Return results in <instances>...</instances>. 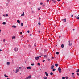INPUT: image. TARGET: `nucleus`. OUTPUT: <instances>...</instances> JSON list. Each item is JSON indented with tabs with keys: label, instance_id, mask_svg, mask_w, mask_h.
<instances>
[{
	"label": "nucleus",
	"instance_id": "obj_43",
	"mask_svg": "<svg viewBox=\"0 0 79 79\" xmlns=\"http://www.w3.org/2000/svg\"><path fill=\"white\" fill-rule=\"evenodd\" d=\"M4 76L5 77H6V74H5L4 75Z\"/></svg>",
	"mask_w": 79,
	"mask_h": 79
},
{
	"label": "nucleus",
	"instance_id": "obj_28",
	"mask_svg": "<svg viewBox=\"0 0 79 79\" xmlns=\"http://www.w3.org/2000/svg\"><path fill=\"white\" fill-rule=\"evenodd\" d=\"M34 46L35 47H36V43H35V44H34Z\"/></svg>",
	"mask_w": 79,
	"mask_h": 79
},
{
	"label": "nucleus",
	"instance_id": "obj_25",
	"mask_svg": "<svg viewBox=\"0 0 79 79\" xmlns=\"http://www.w3.org/2000/svg\"><path fill=\"white\" fill-rule=\"evenodd\" d=\"M16 72H19V69H17L16 70Z\"/></svg>",
	"mask_w": 79,
	"mask_h": 79
},
{
	"label": "nucleus",
	"instance_id": "obj_9",
	"mask_svg": "<svg viewBox=\"0 0 79 79\" xmlns=\"http://www.w3.org/2000/svg\"><path fill=\"white\" fill-rule=\"evenodd\" d=\"M27 69H31V67H27Z\"/></svg>",
	"mask_w": 79,
	"mask_h": 79
},
{
	"label": "nucleus",
	"instance_id": "obj_46",
	"mask_svg": "<svg viewBox=\"0 0 79 79\" xmlns=\"http://www.w3.org/2000/svg\"><path fill=\"white\" fill-rule=\"evenodd\" d=\"M23 34V33H22V32H20V34Z\"/></svg>",
	"mask_w": 79,
	"mask_h": 79
},
{
	"label": "nucleus",
	"instance_id": "obj_51",
	"mask_svg": "<svg viewBox=\"0 0 79 79\" xmlns=\"http://www.w3.org/2000/svg\"><path fill=\"white\" fill-rule=\"evenodd\" d=\"M27 42H29V40H27Z\"/></svg>",
	"mask_w": 79,
	"mask_h": 79
},
{
	"label": "nucleus",
	"instance_id": "obj_24",
	"mask_svg": "<svg viewBox=\"0 0 79 79\" xmlns=\"http://www.w3.org/2000/svg\"><path fill=\"white\" fill-rule=\"evenodd\" d=\"M31 66H34V63L31 64Z\"/></svg>",
	"mask_w": 79,
	"mask_h": 79
},
{
	"label": "nucleus",
	"instance_id": "obj_49",
	"mask_svg": "<svg viewBox=\"0 0 79 79\" xmlns=\"http://www.w3.org/2000/svg\"><path fill=\"white\" fill-rule=\"evenodd\" d=\"M1 19H2V18L0 17V20H1Z\"/></svg>",
	"mask_w": 79,
	"mask_h": 79
},
{
	"label": "nucleus",
	"instance_id": "obj_21",
	"mask_svg": "<svg viewBox=\"0 0 79 79\" xmlns=\"http://www.w3.org/2000/svg\"><path fill=\"white\" fill-rule=\"evenodd\" d=\"M15 36H13L12 37V39H15Z\"/></svg>",
	"mask_w": 79,
	"mask_h": 79
},
{
	"label": "nucleus",
	"instance_id": "obj_2",
	"mask_svg": "<svg viewBox=\"0 0 79 79\" xmlns=\"http://www.w3.org/2000/svg\"><path fill=\"white\" fill-rule=\"evenodd\" d=\"M14 50L15 51V52H17L18 50V48H14Z\"/></svg>",
	"mask_w": 79,
	"mask_h": 79
},
{
	"label": "nucleus",
	"instance_id": "obj_50",
	"mask_svg": "<svg viewBox=\"0 0 79 79\" xmlns=\"http://www.w3.org/2000/svg\"><path fill=\"white\" fill-rule=\"evenodd\" d=\"M44 61H45V60H43V62H44Z\"/></svg>",
	"mask_w": 79,
	"mask_h": 79
},
{
	"label": "nucleus",
	"instance_id": "obj_54",
	"mask_svg": "<svg viewBox=\"0 0 79 79\" xmlns=\"http://www.w3.org/2000/svg\"><path fill=\"white\" fill-rule=\"evenodd\" d=\"M21 68V67H20L19 68V69H20V70H21V69H20Z\"/></svg>",
	"mask_w": 79,
	"mask_h": 79
},
{
	"label": "nucleus",
	"instance_id": "obj_13",
	"mask_svg": "<svg viewBox=\"0 0 79 79\" xmlns=\"http://www.w3.org/2000/svg\"><path fill=\"white\" fill-rule=\"evenodd\" d=\"M51 0L53 2V3H55V2H56V1L55 0Z\"/></svg>",
	"mask_w": 79,
	"mask_h": 79
},
{
	"label": "nucleus",
	"instance_id": "obj_41",
	"mask_svg": "<svg viewBox=\"0 0 79 79\" xmlns=\"http://www.w3.org/2000/svg\"><path fill=\"white\" fill-rule=\"evenodd\" d=\"M31 12H32V13H34V11L32 10V11H31Z\"/></svg>",
	"mask_w": 79,
	"mask_h": 79
},
{
	"label": "nucleus",
	"instance_id": "obj_59",
	"mask_svg": "<svg viewBox=\"0 0 79 79\" xmlns=\"http://www.w3.org/2000/svg\"><path fill=\"white\" fill-rule=\"evenodd\" d=\"M44 52H46V50H44Z\"/></svg>",
	"mask_w": 79,
	"mask_h": 79
},
{
	"label": "nucleus",
	"instance_id": "obj_11",
	"mask_svg": "<svg viewBox=\"0 0 79 79\" xmlns=\"http://www.w3.org/2000/svg\"><path fill=\"white\" fill-rule=\"evenodd\" d=\"M64 47V44H62L61 45V47L62 48H63V47Z\"/></svg>",
	"mask_w": 79,
	"mask_h": 79
},
{
	"label": "nucleus",
	"instance_id": "obj_40",
	"mask_svg": "<svg viewBox=\"0 0 79 79\" xmlns=\"http://www.w3.org/2000/svg\"><path fill=\"white\" fill-rule=\"evenodd\" d=\"M37 65H40V63H38L37 64Z\"/></svg>",
	"mask_w": 79,
	"mask_h": 79
},
{
	"label": "nucleus",
	"instance_id": "obj_7",
	"mask_svg": "<svg viewBox=\"0 0 79 79\" xmlns=\"http://www.w3.org/2000/svg\"><path fill=\"white\" fill-rule=\"evenodd\" d=\"M54 68V65H52L51 66V69H52L53 68Z\"/></svg>",
	"mask_w": 79,
	"mask_h": 79
},
{
	"label": "nucleus",
	"instance_id": "obj_17",
	"mask_svg": "<svg viewBox=\"0 0 79 79\" xmlns=\"http://www.w3.org/2000/svg\"><path fill=\"white\" fill-rule=\"evenodd\" d=\"M23 25H24V24L23 23H21V26H23Z\"/></svg>",
	"mask_w": 79,
	"mask_h": 79
},
{
	"label": "nucleus",
	"instance_id": "obj_53",
	"mask_svg": "<svg viewBox=\"0 0 79 79\" xmlns=\"http://www.w3.org/2000/svg\"><path fill=\"white\" fill-rule=\"evenodd\" d=\"M38 32H39V33H40V31H39Z\"/></svg>",
	"mask_w": 79,
	"mask_h": 79
},
{
	"label": "nucleus",
	"instance_id": "obj_35",
	"mask_svg": "<svg viewBox=\"0 0 79 79\" xmlns=\"http://www.w3.org/2000/svg\"><path fill=\"white\" fill-rule=\"evenodd\" d=\"M3 42H5V40L4 39L3 40Z\"/></svg>",
	"mask_w": 79,
	"mask_h": 79
},
{
	"label": "nucleus",
	"instance_id": "obj_18",
	"mask_svg": "<svg viewBox=\"0 0 79 79\" xmlns=\"http://www.w3.org/2000/svg\"><path fill=\"white\" fill-rule=\"evenodd\" d=\"M55 66L56 67H57V66H58V64H55Z\"/></svg>",
	"mask_w": 79,
	"mask_h": 79
},
{
	"label": "nucleus",
	"instance_id": "obj_36",
	"mask_svg": "<svg viewBox=\"0 0 79 79\" xmlns=\"http://www.w3.org/2000/svg\"><path fill=\"white\" fill-rule=\"evenodd\" d=\"M72 75H74V73H72Z\"/></svg>",
	"mask_w": 79,
	"mask_h": 79
},
{
	"label": "nucleus",
	"instance_id": "obj_47",
	"mask_svg": "<svg viewBox=\"0 0 79 79\" xmlns=\"http://www.w3.org/2000/svg\"><path fill=\"white\" fill-rule=\"evenodd\" d=\"M25 79H29V78H28L27 77Z\"/></svg>",
	"mask_w": 79,
	"mask_h": 79
},
{
	"label": "nucleus",
	"instance_id": "obj_61",
	"mask_svg": "<svg viewBox=\"0 0 79 79\" xmlns=\"http://www.w3.org/2000/svg\"><path fill=\"white\" fill-rule=\"evenodd\" d=\"M6 77H8V76H6Z\"/></svg>",
	"mask_w": 79,
	"mask_h": 79
},
{
	"label": "nucleus",
	"instance_id": "obj_8",
	"mask_svg": "<svg viewBox=\"0 0 79 79\" xmlns=\"http://www.w3.org/2000/svg\"><path fill=\"white\" fill-rule=\"evenodd\" d=\"M45 74H46V76H48V74L47 73V72H45Z\"/></svg>",
	"mask_w": 79,
	"mask_h": 79
},
{
	"label": "nucleus",
	"instance_id": "obj_15",
	"mask_svg": "<svg viewBox=\"0 0 79 79\" xmlns=\"http://www.w3.org/2000/svg\"><path fill=\"white\" fill-rule=\"evenodd\" d=\"M10 63L9 62H8L7 63V65H8V66L10 64Z\"/></svg>",
	"mask_w": 79,
	"mask_h": 79
},
{
	"label": "nucleus",
	"instance_id": "obj_62",
	"mask_svg": "<svg viewBox=\"0 0 79 79\" xmlns=\"http://www.w3.org/2000/svg\"><path fill=\"white\" fill-rule=\"evenodd\" d=\"M40 58H41V56H39Z\"/></svg>",
	"mask_w": 79,
	"mask_h": 79
},
{
	"label": "nucleus",
	"instance_id": "obj_16",
	"mask_svg": "<svg viewBox=\"0 0 79 79\" xmlns=\"http://www.w3.org/2000/svg\"><path fill=\"white\" fill-rule=\"evenodd\" d=\"M77 73H79V69H78L76 71Z\"/></svg>",
	"mask_w": 79,
	"mask_h": 79
},
{
	"label": "nucleus",
	"instance_id": "obj_60",
	"mask_svg": "<svg viewBox=\"0 0 79 79\" xmlns=\"http://www.w3.org/2000/svg\"><path fill=\"white\" fill-rule=\"evenodd\" d=\"M61 0H57V1H58V2H59V1H60Z\"/></svg>",
	"mask_w": 79,
	"mask_h": 79
},
{
	"label": "nucleus",
	"instance_id": "obj_56",
	"mask_svg": "<svg viewBox=\"0 0 79 79\" xmlns=\"http://www.w3.org/2000/svg\"><path fill=\"white\" fill-rule=\"evenodd\" d=\"M43 6H45V5H43Z\"/></svg>",
	"mask_w": 79,
	"mask_h": 79
},
{
	"label": "nucleus",
	"instance_id": "obj_27",
	"mask_svg": "<svg viewBox=\"0 0 79 79\" xmlns=\"http://www.w3.org/2000/svg\"><path fill=\"white\" fill-rule=\"evenodd\" d=\"M56 54H57V55H58V54H59V52H56Z\"/></svg>",
	"mask_w": 79,
	"mask_h": 79
},
{
	"label": "nucleus",
	"instance_id": "obj_26",
	"mask_svg": "<svg viewBox=\"0 0 79 79\" xmlns=\"http://www.w3.org/2000/svg\"><path fill=\"white\" fill-rule=\"evenodd\" d=\"M47 60H48V61H49L50 60V59H48H48H47Z\"/></svg>",
	"mask_w": 79,
	"mask_h": 79
},
{
	"label": "nucleus",
	"instance_id": "obj_10",
	"mask_svg": "<svg viewBox=\"0 0 79 79\" xmlns=\"http://www.w3.org/2000/svg\"><path fill=\"white\" fill-rule=\"evenodd\" d=\"M44 57L45 58H47V56L46 55H45Z\"/></svg>",
	"mask_w": 79,
	"mask_h": 79
},
{
	"label": "nucleus",
	"instance_id": "obj_52",
	"mask_svg": "<svg viewBox=\"0 0 79 79\" xmlns=\"http://www.w3.org/2000/svg\"><path fill=\"white\" fill-rule=\"evenodd\" d=\"M73 77H74V75H73Z\"/></svg>",
	"mask_w": 79,
	"mask_h": 79
},
{
	"label": "nucleus",
	"instance_id": "obj_6",
	"mask_svg": "<svg viewBox=\"0 0 79 79\" xmlns=\"http://www.w3.org/2000/svg\"><path fill=\"white\" fill-rule=\"evenodd\" d=\"M27 77L28 79H31V78L32 77V76L31 75H30L29 76H28Z\"/></svg>",
	"mask_w": 79,
	"mask_h": 79
},
{
	"label": "nucleus",
	"instance_id": "obj_37",
	"mask_svg": "<svg viewBox=\"0 0 79 79\" xmlns=\"http://www.w3.org/2000/svg\"><path fill=\"white\" fill-rule=\"evenodd\" d=\"M62 79H65V77H62Z\"/></svg>",
	"mask_w": 79,
	"mask_h": 79
},
{
	"label": "nucleus",
	"instance_id": "obj_45",
	"mask_svg": "<svg viewBox=\"0 0 79 79\" xmlns=\"http://www.w3.org/2000/svg\"><path fill=\"white\" fill-rule=\"evenodd\" d=\"M47 2H49V0H47Z\"/></svg>",
	"mask_w": 79,
	"mask_h": 79
},
{
	"label": "nucleus",
	"instance_id": "obj_57",
	"mask_svg": "<svg viewBox=\"0 0 79 79\" xmlns=\"http://www.w3.org/2000/svg\"><path fill=\"white\" fill-rule=\"evenodd\" d=\"M52 59H53L54 57H52Z\"/></svg>",
	"mask_w": 79,
	"mask_h": 79
},
{
	"label": "nucleus",
	"instance_id": "obj_5",
	"mask_svg": "<svg viewBox=\"0 0 79 79\" xmlns=\"http://www.w3.org/2000/svg\"><path fill=\"white\" fill-rule=\"evenodd\" d=\"M25 15H24V12H23V13L21 15V16H24Z\"/></svg>",
	"mask_w": 79,
	"mask_h": 79
},
{
	"label": "nucleus",
	"instance_id": "obj_48",
	"mask_svg": "<svg viewBox=\"0 0 79 79\" xmlns=\"http://www.w3.org/2000/svg\"><path fill=\"white\" fill-rule=\"evenodd\" d=\"M21 37H23V35H22L21 36Z\"/></svg>",
	"mask_w": 79,
	"mask_h": 79
},
{
	"label": "nucleus",
	"instance_id": "obj_29",
	"mask_svg": "<svg viewBox=\"0 0 79 79\" xmlns=\"http://www.w3.org/2000/svg\"><path fill=\"white\" fill-rule=\"evenodd\" d=\"M40 8H38V11H39V10H40Z\"/></svg>",
	"mask_w": 79,
	"mask_h": 79
},
{
	"label": "nucleus",
	"instance_id": "obj_3",
	"mask_svg": "<svg viewBox=\"0 0 79 79\" xmlns=\"http://www.w3.org/2000/svg\"><path fill=\"white\" fill-rule=\"evenodd\" d=\"M69 46H71L72 45V44L70 43V41H69Z\"/></svg>",
	"mask_w": 79,
	"mask_h": 79
},
{
	"label": "nucleus",
	"instance_id": "obj_32",
	"mask_svg": "<svg viewBox=\"0 0 79 79\" xmlns=\"http://www.w3.org/2000/svg\"><path fill=\"white\" fill-rule=\"evenodd\" d=\"M65 78H66V79H68V77H65Z\"/></svg>",
	"mask_w": 79,
	"mask_h": 79
},
{
	"label": "nucleus",
	"instance_id": "obj_1",
	"mask_svg": "<svg viewBox=\"0 0 79 79\" xmlns=\"http://www.w3.org/2000/svg\"><path fill=\"white\" fill-rule=\"evenodd\" d=\"M58 70L60 73H61V69L60 68V67H59L58 69Z\"/></svg>",
	"mask_w": 79,
	"mask_h": 79
},
{
	"label": "nucleus",
	"instance_id": "obj_30",
	"mask_svg": "<svg viewBox=\"0 0 79 79\" xmlns=\"http://www.w3.org/2000/svg\"><path fill=\"white\" fill-rule=\"evenodd\" d=\"M38 24H39V25H40V22H39L38 23Z\"/></svg>",
	"mask_w": 79,
	"mask_h": 79
},
{
	"label": "nucleus",
	"instance_id": "obj_34",
	"mask_svg": "<svg viewBox=\"0 0 79 79\" xmlns=\"http://www.w3.org/2000/svg\"><path fill=\"white\" fill-rule=\"evenodd\" d=\"M6 16H8V14H6Z\"/></svg>",
	"mask_w": 79,
	"mask_h": 79
},
{
	"label": "nucleus",
	"instance_id": "obj_4",
	"mask_svg": "<svg viewBox=\"0 0 79 79\" xmlns=\"http://www.w3.org/2000/svg\"><path fill=\"white\" fill-rule=\"evenodd\" d=\"M35 60H38V59H39V57L38 56V57H35Z\"/></svg>",
	"mask_w": 79,
	"mask_h": 79
},
{
	"label": "nucleus",
	"instance_id": "obj_19",
	"mask_svg": "<svg viewBox=\"0 0 79 79\" xmlns=\"http://www.w3.org/2000/svg\"><path fill=\"white\" fill-rule=\"evenodd\" d=\"M43 78L44 79H47V78L46 77H43Z\"/></svg>",
	"mask_w": 79,
	"mask_h": 79
},
{
	"label": "nucleus",
	"instance_id": "obj_22",
	"mask_svg": "<svg viewBox=\"0 0 79 79\" xmlns=\"http://www.w3.org/2000/svg\"><path fill=\"white\" fill-rule=\"evenodd\" d=\"M63 20H64V22H66V19H63Z\"/></svg>",
	"mask_w": 79,
	"mask_h": 79
},
{
	"label": "nucleus",
	"instance_id": "obj_31",
	"mask_svg": "<svg viewBox=\"0 0 79 79\" xmlns=\"http://www.w3.org/2000/svg\"><path fill=\"white\" fill-rule=\"evenodd\" d=\"M50 74L51 75H53V73H52V72Z\"/></svg>",
	"mask_w": 79,
	"mask_h": 79
},
{
	"label": "nucleus",
	"instance_id": "obj_12",
	"mask_svg": "<svg viewBox=\"0 0 79 79\" xmlns=\"http://www.w3.org/2000/svg\"><path fill=\"white\" fill-rule=\"evenodd\" d=\"M12 27H13L14 28H16V26L15 25H13L12 26Z\"/></svg>",
	"mask_w": 79,
	"mask_h": 79
},
{
	"label": "nucleus",
	"instance_id": "obj_42",
	"mask_svg": "<svg viewBox=\"0 0 79 79\" xmlns=\"http://www.w3.org/2000/svg\"><path fill=\"white\" fill-rule=\"evenodd\" d=\"M42 4H43V3L42 2L40 3V5H42Z\"/></svg>",
	"mask_w": 79,
	"mask_h": 79
},
{
	"label": "nucleus",
	"instance_id": "obj_64",
	"mask_svg": "<svg viewBox=\"0 0 79 79\" xmlns=\"http://www.w3.org/2000/svg\"><path fill=\"white\" fill-rule=\"evenodd\" d=\"M7 79H10V78H7Z\"/></svg>",
	"mask_w": 79,
	"mask_h": 79
},
{
	"label": "nucleus",
	"instance_id": "obj_23",
	"mask_svg": "<svg viewBox=\"0 0 79 79\" xmlns=\"http://www.w3.org/2000/svg\"><path fill=\"white\" fill-rule=\"evenodd\" d=\"M55 70H56V69H53L52 71H55Z\"/></svg>",
	"mask_w": 79,
	"mask_h": 79
},
{
	"label": "nucleus",
	"instance_id": "obj_55",
	"mask_svg": "<svg viewBox=\"0 0 79 79\" xmlns=\"http://www.w3.org/2000/svg\"><path fill=\"white\" fill-rule=\"evenodd\" d=\"M0 33H1V29H0Z\"/></svg>",
	"mask_w": 79,
	"mask_h": 79
},
{
	"label": "nucleus",
	"instance_id": "obj_38",
	"mask_svg": "<svg viewBox=\"0 0 79 79\" xmlns=\"http://www.w3.org/2000/svg\"><path fill=\"white\" fill-rule=\"evenodd\" d=\"M77 19H79V17L77 16Z\"/></svg>",
	"mask_w": 79,
	"mask_h": 79
},
{
	"label": "nucleus",
	"instance_id": "obj_58",
	"mask_svg": "<svg viewBox=\"0 0 79 79\" xmlns=\"http://www.w3.org/2000/svg\"><path fill=\"white\" fill-rule=\"evenodd\" d=\"M72 17H73V15H72Z\"/></svg>",
	"mask_w": 79,
	"mask_h": 79
},
{
	"label": "nucleus",
	"instance_id": "obj_63",
	"mask_svg": "<svg viewBox=\"0 0 79 79\" xmlns=\"http://www.w3.org/2000/svg\"><path fill=\"white\" fill-rule=\"evenodd\" d=\"M2 49H0V51H2Z\"/></svg>",
	"mask_w": 79,
	"mask_h": 79
},
{
	"label": "nucleus",
	"instance_id": "obj_33",
	"mask_svg": "<svg viewBox=\"0 0 79 79\" xmlns=\"http://www.w3.org/2000/svg\"><path fill=\"white\" fill-rule=\"evenodd\" d=\"M30 32V31H29V30H28L27 31V32H28V34H29V33Z\"/></svg>",
	"mask_w": 79,
	"mask_h": 79
},
{
	"label": "nucleus",
	"instance_id": "obj_20",
	"mask_svg": "<svg viewBox=\"0 0 79 79\" xmlns=\"http://www.w3.org/2000/svg\"><path fill=\"white\" fill-rule=\"evenodd\" d=\"M17 22V23H20V21L19 20H18Z\"/></svg>",
	"mask_w": 79,
	"mask_h": 79
},
{
	"label": "nucleus",
	"instance_id": "obj_39",
	"mask_svg": "<svg viewBox=\"0 0 79 79\" xmlns=\"http://www.w3.org/2000/svg\"><path fill=\"white\" fill-rule=\"evenodd\" d=\"M5 16H6V15L4 14L3 15V16H4V17H5Z\"/></svg>",
	"mask_w": 79,
	"mask_h": 79
},
{
	"label": "nucleus",
	"instance_id": "obj_44",
	"mask_svg": "<svg viewBox=\"0 0 79 79\" xmlns=\"http://www.w3.org/2000/svg\"><path fill=\"white\" fill-rule=\"evenodd\" d=\"M39 20H40V19H41V18H40V17H39Z\"/></svg>",
	"mask_w": 79,
	"mask_h": 79
},
{
	"label": "nucleus",
	"instance_id": "obj_14",
	"mask_svg": "<svg viewBox=\"0 0 79 79\" xmlns=\"http://www.w3.org/2000/svg\"><path fill=\"white\" fill-rule=\"evenodd\" d=\"M2 24H4V25H5V24H6V22H3L2 23Z\"/></svg>",
	"mask_w": 79,
	"mask_h": 79
}]
</instances>
